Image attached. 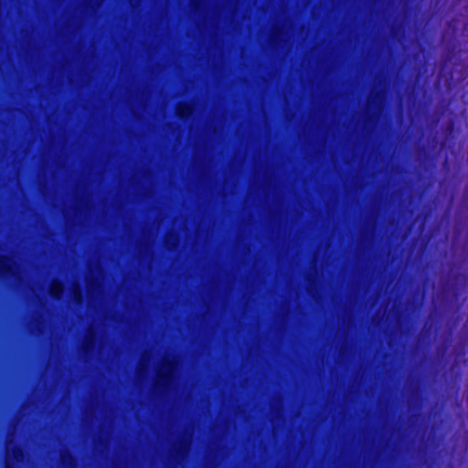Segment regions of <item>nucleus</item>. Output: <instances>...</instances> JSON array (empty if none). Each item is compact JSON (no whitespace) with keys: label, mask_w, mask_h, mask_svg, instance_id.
<instances>
[{"label":"nucleus","mask_w":468,"mask_h":468,"mask_svg":"<svg viewBox=\"0 0 468 468\" xmlns=\"http://www.w3.org/2000/svg\"><path fill=\"white\" fill-rule=\"evenodd\" d=\"M165 371H160L157 375V379L154 383L156 389H166L174 379L175 364L172 361H167L165 364Z\"/></svg>","instance_id":"nucleus-1"},{"label":"nucleus","mask_w":468,"mask_h":468,"mask_svg":"<svg viewBox=\"0 0 468 468\" xmlns=\"http://www.w3.org/2000/svg\"><path fill=\"white\" fill-rule=\"evenodd\" d=\"M15 274L11 259L7 256H0V276L3 278H12Z\"/></svg>","instance_id":"nucleus-2"},{"label":"nucleus","mask_w":468,"mask_h":468,"mask_svg":"<svg viewBox=\"0 0 468 468\" xmlns=\"http://www.w3.org/2000/svg\"><path fill=\"white\" fill-rule=\"evenodd\" d=\"M50 296L55 300H59L64 293V285L61 282H54L49 288Z\"/></svg>","instance_id":"nucleus-3"},{"label":"nucleus","mask_w":468,"mask_h":468,"mask_svg":"<svg viewBox=\"0 0 468 468\" xmlns=\"http://www.w3.org/2000/svg\"><path fill=\"white\" fill-rule=\"evenodd\" d=\"M96 346V335L94 334H89V335L85 338L82 349L84 353H89L90 351H93Z\"/></svg>","instance_id":"nucleus-4"},{"label":"nucleus","mask_w":468,"mask_h":468,"mask_svg":"<svg viewBox=\"0 0 468 468\" xmlns=\"http://www.w3.org/2000/svg\"><path fill=\"white\" fill-rule=\"evenodd\" d=\"M192 112V107L187 103L181 104L176 109V114L180 119H186Z\"/></svg>","instance_id":"nucleus-5"},{"label":"nucleus","mask_w":468,"mask_h":468,"mask_svg":"<svg viewBox=\"0 0 468 468\" xmlns=\"http://www.w3.org/2000/svg\"><path fill=\"white\" fill-rule=\"evenodd\" d=\"M72 293H73V298L77 303L83 302L84 296H83V292H82V290L80 287L74 288Z\"/></svg>","instance_id":"nucleus-6"},{"label":"nucleus","mask_w":468,"mask_h":468,"mask_svg":"<svg viewBox=\"0 0 468 468\" xmlns=\"http://www.w3.org/2000/svg\"><path fill=\"white\" fill-rule=\"evenodd\" d=\"M14 456L16 459H18L20 456H23V451L20 447L16 446L15 449H14Z\"/></svg>","instance_id":"nucleus-7"},{"label":"nucleus","mask_w":468,"mask_h":468,"mask_svg":"<svg viewBox=\"0 0 468 468\" xmlns=\"http://www.w3.org/2000/svg\"><path fill=\"white\" fill-rule=\"evenodd\" d=\"M455 279L456 280L461 279L462 281L465 282L466 281V276L464 274L458 273V274L455 275Z\"/></svg>","instance_id":"nucleus-8"},{"label":"nucleus","mask_w":468,"mask_h":468,"mask_svg":"<svg viewBox=\"0 0 468 468\" xmlns=\"http://www.w3.org/2000/svg\"><path fill=\"white\" fill-rule=\"evenodd\" d=\"M459 294H460L459 289H456L455 292H454V295L458 296Z\"/></svg>","instance_id":"nucleus-9"},{"label":"nucleus","mask_w":468,"mask_h":468,"mask_svg":"<svg viewBox=\"0 0 468 468\" xmlns=\"http://www.w3.org/2000/svg\"><path fill=\"white\" fill-rule=\"evenodd\" d=\"M182 451H183V446H182V444H180V447L178 449V452H181Z\"/></svg>","instance_id":"nucleus-10"},{"label":"nucleus","mask_w":468,"mask_h":468,"mask_svg":"<svg viewBox=\"0 0 468 468\" xmlns=\"http://www.w3.org/2000/svg\"><path fill=\"white\" fill-rule=\"evenodd\" d=\"M68 458H69V460H73V457H72V455H70V454H69V455H68Z\"/></svg>","instance_id":"nucleus-11"},{"label":"nucleus","mask_w":468,"mask_h":468,"mask_svg":"<svg viewBox=\"0 0 468 468\" xmlns=\"http://www.w3.org/2000/svg\"><path fill=\"white\" fill-rule=\"evenodd\" d=\"M61 461H62L63 463H65V457L64 456H62Z\"/></svg>","instance_id":"nucleus-12"}]
</instances>
